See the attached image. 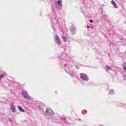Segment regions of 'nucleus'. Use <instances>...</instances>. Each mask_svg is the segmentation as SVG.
<instances>
[{
  "instance_id": "nucleus-1",
  "label": "nucleus",
  "mask_w": 126,
  "mask_h": 126,
  "mask_svg": "<svg viewBox=\"0 0 126 126\" xmlns=\"http://www.w3.org/2000/svg\"><path fill=\"white\" fill-rule=\"evenodd\" d=\"M80 78H81L82 80H83L84 81H88V80H89V78L88 77V76L83 73H81L80 74Z\"/></svg>"
},
{
  "instance_id": "nucleus-2",
  "label": "nucleus",
  "mask_w": 126,
  "mask_h": 126,
  "mask_svg": "<svg viewBox=\"0 0 126 126\" xmlns=\"http://www.w3.org/2000/svg\"><path fill=\"white\" fill-rule=\"evenodd\" d=\"M45 114L46 116L48 117H51L52 116H54V111L51 108H47L45 111Z\"/></svg>"
},
{
  "instance_id": "nucleus-3",
  "label": "nucleus",
  "mask_w": 126,
  "mask_h": 126,
  "mask_svg": "<svg viewBox=\"0 0 126 126\" xmlns=\"http://www.w3.org/2000/svg\"><path fill=\"white\" fill-rule=\"evenodd\" d=\"M54 39L55 42H56V44L58 45V46H60L62 44V42H61V40L60 39V37H59V35L58 34H55L54 36Z\"/></svg>"
},
{
  "instance_id": "nucleus-4",
  "label": "nucleus",
  "mask_w": 126,
  "mask_h": 126,
  "mask_svg": "<svg viewBox=\"0 0 126 126\" xmlns=\"http://www.w3.org/2000/svg\"><path fill=\"white\" fill-rule=\"evenodd\" d=\"M22 94L24 96L25 99H28V100H32L33 99L31 96H30L27 92L23 91L22 92Z\"/></svg>"
},
{
  "instance_id": "nucleus-5",
  "label": "nucleus",
  "mask_w": 126,
  "mask_h": 126,
  "mask_svg": "<svg viewBox=\"0 0 126 126\" xmlns=\"http://www.w3.org/2000/svg\"><path fill=\"white\" fill-rule=\"evenodd\" d=\"M62 2H63V1L62 0H57L58 6H57L58 9H62V8H63V4H62Z\"/></svg>"
},
{
  "instance_id": "nucleus-6",
  "label": "nucleus",
  "mask_w": 126,
  "mask_h": 126,
  "mask_svg": "<svg viewBox=\"0 0 126 126\" xmlns=\"http://www.w3.org/2000/svg\"><path fill=\"white\" fill-rule=\"evenodd\" d=\"M10 108L11 109L12 113H15L16 112V110L15 109V105H14V103H11Z\"/></svg>"
},
{
  "instance_id": "nucleus-7",
  "label": "nucleus",
  "mask_w": 126,
  "mask_h": 126,
  "mask_svg": "<svg viewBox=\"0 0 126 126\" xmlns=\"http://www.w3.org/2000/svg\"><path fill=\"white\" fill-rule=\"evenodd\" d=\"M70 30L73 35H74V34H75V30H76V29L75 28V27L74 26H72L70 27Z\"/></svg>"
},
{
  "instance_id": "nucleus-8",
  "label": "nucleus",
  "mask_w": 126,
  "mask_h": 126,
  "mask_svg": "<svg viewBox=\"0 0 126 126\" xmlns=\"http://www.w3.org/2000/svg\"><path fill=\"white\" fill-rule=\"evenodd\" d=\"M111 4L113 5V7H115V8H118V6H117V3L115 2L114 0H112Z\"/></svg>"
},
{
  "instance_id": "nucleus-9",
  "label": "nucleus",
  "mask_w": 126,
  "mask_h": 126,
  "mask_svg": "<svg viewBox=\"0 0 126 126\" xmlns=\"http://www.w3.org/2000/svg\"><path fill=\"white\" fill-rule=\"evenodd\" d=\"M18 108L20 112H22L23 113L25 112V110H24L23 108H22V107L20 105H18Z\"/></svg>"
},
{
  "instance_id": "nucleus-10",
  "label": "nucleus",
  "mask_w": 126,
  "mask_h": 126,
  "mask_svg": "<svg viewBox=\"0 0 126 126\" xmlns=\"http://www.w3.org/2000/svg\"><path fill=\"white\" fill-rule=\"evenodd\" d=\"M105 70L107 71H109V70H112V66H106Z\"/></svg>"
},
{
  "instance_id": "nucleus-11",
  "label": "nucleus",
  "mask_w": 126,
  "mask_h": 126,
  "mask_svg": "<svg viewBox=\"0 0 126 126\" xmlns=\"http://www.w3.org/2000/svg\"><path fill=\"white\" fill-rule=\"evenodd\" d=\"M6 74V73H5V72H2L1 74L0 75V78H3V77H4V76H5Z\"/></svg>"
},
{
  "instance_id": "nucleus-12",
  "label": "nucleus",
  "mask_w": 126,
  "mask_h": 126,
  "mask_svg": "<svg viewBox=\"0 0 126 126\" xmlns=\"http://www.w3.org/2000/svg\"><path fill=\"white\" fill-rule=\"evenodd\" d=\"M109 94L110 95H113V94H115V92H114V90H110L109 91Z\"/></svg>"
},
{
  "instance_id": "nucleus-13",
  "label": "nucleus",
  "mask_w": 126,
  "mask_h": 126,
  "mask_svg": "<svg viewBox=\"0 0 126 126\" xmlns=\"http://www.w3.org/2000/svg\"><path fill=\"white\" fill-rule=\"evenodd\" d=\"M62 39L63 40L64 42H66L67 41V39L65 36H63Z\"/></svg>"
},
{
  "instance_id": "nucleus-14",
  "label": "nucleus",
  "mask_w": 126,
  "mask_h": 126,
  "mask_svg": "<svg viewBox=\"0 0 126 126\" xmlns=\"http://www.w3.org/2000/svg\"><path fill=\"white\" fill-rule=\"evenodd\" d=\"M123 68H124V69L125 70H126V63H124V64L123 65Z\"/></svg>"
},
{
  "instance_id": "nucleus-15",
  "label": "nucleus",
  "mask_w": 126,
  "mask_h": 126,
  "mask_svg": "<svg viewBox=\"0 0 126 126\" xmlns=\"http://www.w3.org/2000/svg\"><path fill=\"white\" fill-rule=\"evenodd\" d=\"M90 22L93 23V21L92 20H90Z\"/></svg>"
},
{
  "instance_id": "nucleus-16",
  "label": "nucleus",
  "mask_w": 126,
  "mask_h": 126,
  "mask_svg": "<svg viewBox=\"0 0 126 126\" xmlns=\"http://www.w3.org/2000/svg\"><path fill=\"white\" fill-rule=\"evenodd\" d=\"M126 76H124V79L126 80Z\"/></svg>"
},
{
  "instance_id": "nucleus-17",
  "label": "nucleus",
  "mask_w": 126,
  "mask_h": 126,
  "mask_svg": "<svg viewBox=\"0 0 126 126\" xmlns=\"http://www.w3.org/2000/svg\"><path fill=\"white\" fill-rule=\"evenodd\" d=\"M66 65H67L66 64H65L64 65V66L65 67V66H66Z\"/></svg>"
},
{
  "instance_id": "nucleus-18",
  "label": "nucleus",
  "mask_w": 126,
  "mask_h": 126,
  "mask_svg": "<svg viewBox=\"0 0 126 126\" xmlns=\"http://www.w3.org/2000/svg\"><path fill=\"white\" fill-rule=\"evenodd\" d=\"M87 28H90V26H87Z\"/></svg>"
},
{
  "instance_id": "nucleus-19",
  "label": "nucleus",
  "mask_w": 126,
  "mask_h": 126,
  "mask_svg": "<svg viewBox=\"0 0 126 126\" xmlns=\"http://www.w3.org/2000/svg\"><path fill=\"white\" fill-rule=\"evenodd\" d=\"M77 69H78V67H76Z\"/></svg>"
},
{
  "instance_id": "nucleus-20",
  "label": "nucleus",
  "mask_w": 126,
  "mask_h": 126,
  "mask_svg": "<svg viewBox=\"0 0 126 126\" xmlns=\"http://www.w3.org/2000/svg\"><path fill=\"white\" fill-rule=\"evenodd\" d=\"M53 29H54V31H56V29H55V28H53Z\"/></svg>"
},
{
  "instance_id": "nucleus-21",
  "label": "nucleus",
  "mask_w": 126,
  "mask_h": 126,
  "mask_svg": "<svg viewBox=\"0 0 126 126\" xmlns=\"http://www.w3.org/2000/svg\"><path fill=\"white\" fill-rule=\"evenodd\" d=\"M65 70H66V71H66V68H65Z\"/></svg>"
},
{
  "instance_id": "nucleus-22",
  "label": "nucleus",
  "mask_w": 126,
  "mask_h": 126,
  "mask_svg": "<svg viewBox=\"0 0 126 126\" xmlns=\"http://www.w3.org/2000/svg\"><path fill=\"white\" fill-rule=\"evenodd\" d=\"M105 16H106V17H108V15H105Z\"/></svg>"
},
{
  "instance_id": "nucleus-23",
  "label": "nucleus",
  "mask_w": 126,
  "mask_h": 126,
  "mask_svg": "<svg viewBox=\"0 0 126 126\" xmlns=\"http://www.w3.org/2000/svg\"><path fill=\"white\" fill-rule=\"evenodd\" d=\"M101 126H103L102 125H100Z\"/></svg>"
}]
</instances>
